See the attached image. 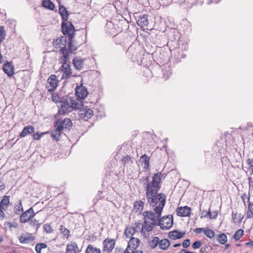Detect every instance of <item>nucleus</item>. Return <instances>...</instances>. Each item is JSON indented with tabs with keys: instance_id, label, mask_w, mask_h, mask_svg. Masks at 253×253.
Listing matches in <instances>:
<instances>
[{
	"instance_id": "58836bf2",
	"label": "nucleus",
	"mask_w": 253,
	"mask_h": 253,
	"mask_svg": "<svg viewBox=\"0 0 253 253\" xmlns=\"http://www.w3.org/2000/svg\"><path fill=\"white\" fill-rule=\"evenodd\" d=\"M85 253H100V250L92 245H89L86 249Z\"/></svg>"
},
{
	"instance_id": "a19ab883",
	"label": "nucleus",
	"mask_w": 253,
	"mask_h": 253,
	"mask_svg": "<svg viewBox=\"0 0 253 253\" xmlns=\"http://www.w3.org/2000/svg\"><path fill=\"white\" fill-rule=\"evenodd\" d=\"M160 242L159 238L158 237H154L153 239L149 242V245L152 249H154L156 248Z\"/></svg>"
},
{
	"instance_id": "f3484780",
	"label": "nucleus",
	"mask_w": 253,
	"mask_h": 253,
	"mask_svg": "<svg viewBox=\"0 0 253 253\" xmlns=\"http://www.w3.org/2000/svg\"><path fill=\"white\" fill-rule=\"evenodd\" d=\"M75 94L78 97L84 99L87 96L88 91L85 86L81 85L76 87Z\"/></svg>"
},
{
	"instance_id": "e433bc0d",
	"label": "nucleus",
	"mask_w": 253,
	"mask_h": 253,
	"mask_svg": "<svg viewBox=\"0 0 253 253\" xmlns=\"http://www.w3.org/2000/svg\"><path fill=\"white\" fill-rule=\"evenodd\" d=\"M249 202L248 210L247 213V218H250L253 217V203L250 202V198L248 197Z\"/></svg>"
},
{
	"instance_id": "6ab92c4d",
	"label": "nucleus",
	"mask_w": 253,
	"mask_h": 253,
	"mask_svg": "<svg viewBox=\"0 0 253 253\" xmlns=\"http://www.w3.org/2000/svg\"><path fill=\"white\" fill-rule=\"evenodd\" d=\"M35 237L29 233L22 234L19 237V240L22 244H29L34 241Z\"/></svg>"
},
{
	"instance_id": "412c9836",
	"label": "nucleus",
	"mask_w": 253,
	"mask_h": 253,
	"mask_svg": "<svg viewBox=\"0 0 253 253\" xmlns=\"http://www.w3.org/2000/svg\"><path fill=\"white\" fill-rule=\"evenodd\" d=\"M84 59L81 58V57L76 56L73 58L72 61V64L74 67L79 71L81 70L83 68L84 62Z\"/></svg>"
},
{
	"instance_id": "c9c22d12",
	"label": "nucleus",
	"mask_w": 253,
	"mask_h": 253,
	"mask_svg": "<svg viewBox=\"0 0 253 253\" xmlns=\"http://www.w3.org/2000/svg\"><path fill=\"white\" fill-rule=\"evenodd\" d=\"M216 240L221 244L224 245L227 241V236L224 233H220L216 237Z\"/></svg>"
},
{
	"instance_id": "603ef678",
	"label": "nucleus",
	"mask_w": 253,
	"mask_h": 253,
	"mask_svg": "<svg viewBox=\"0 0 253 253\" xmlns=\"http://www.w3.org/2000/svg\"><path fill=\"white\" fill-rule=\"evenodd\" d=\"M84 104L81 102H76L75 103H72V105H71V109H81L83 108Z\"/></svg>"
},
{
	"instance_id": "c756f323",
	"label": "nucleus",
	"mask_w": 253,
	"mask_h": 253,
	"mask_svg": "<svg viewBox=\"0 0 253 253\" xmlns=\"http://www.w3.org/2000/svg\"><path fill=\"white\" fill-rule=\"evenodd\" d=\"M144 205V204L142 201H136L134 203L133 209L135 210L136 212H139V213H141L143 211Z\"/></svg>"
},
{
	"instance_id": "9d476101",
	"label": "nucleus",
	"mask_w": 253,
	"mask_h": 253,
	"mask_svg": "<svg viewBox=\"0 0 253 253\" xmlns=\"http://www.w3.org/2000/svg\"><path fill=\"white\" fill-rule=\"evenodd\" d=\"M61 63L62 65L59 68V70L63 73L61 79H68L71 77L72 74L71 66L67 62L65 63V64H64V62Z\"/></svg>"
},
{
	"instance_id": "a18cd8bd",
	"label": "nucleus",
	"mask_w": 253,
	"mask_h": 253,
	"mask_svg": "<svg viewBox=\"0 0 253 253\" xmlns=\"http://www.w3.org/2000/svg\"><path fill=\"white\" fill-rule=\"evenodd\" d=\"M243 235L244 230L243 229H240L236 231L233 236V238L235 241H238L243 236Z\"/></svg>"
},
{
	"instance_id": "f03ea898",
	"label": "nucleus",
	"mask_w": 253,
	"mask_h": 253,
	"mask_svg": "<svg viewBox=\"0 0 253 253\" xmlns=\"http://www.w3.org/2000/svg\"><path fill=\"white\" fill-rule=\"evenodd\" d=\"M169 41L167 45L169 49H174L182 42H187L184 40V37H182L179 30L175 28H170L168 31Z\"/></svg>"
},
{
	"instance_id": "423d86ee",
	"label": "nucleus",
	"mask_w": 253,
	"mask_h": 253,
	"mask_svg": "<svg viewBox=\"0 0 253 253\" xmlns=\"http://www.w3.org/2000/svg\"><path fill=\"white\" fill-rule=\"evenodd\" d=\"M118 27L117 25H115L112 22L108 21L105 26L106 33L110 37L115 36L119 32L121 31V30L118 29Z\"/></svg>"
},
{
	"instance_id": "bb28decb",
	"label": "nucleus",
	"mask_w": 253,
	"mask_h": 253,
	"mask_svg": "<svg viewBox=\"0 0 253 253\" xmlns=\"http://www.w3.org/2000/svg\"><path fill=\"white\" fill-rule=\"evenodd\" d=\"M79 251L78 245L75 242L67 246L66 253H77Z\"/></svg>"
},
{
	"instance_id": "09e8293b",
	"label": "nucleus",
	"mask_w": 253,
	"mask_h": 253,
	"mask_svg": "<svg viewBox=\"0 0 253 253\" xmlns=\"http://www.w3.org/2000/svg\"><path fill=\"white\" fill-rule=\"evenodd\" d=\"M135 232V228L132 227L130 228H126L125 231V235L127 238H129V235H133Z\"/></svg>"
},
{
	"instance_id": "3c124183",
	"label": "nucleus",
	"mask_w": 253,
	"mask_h": 253,
	"mask_svg": "<svg viewBox=\"0 0 253 253\" xmlns=\"http://www.w3.org/2000/svg\"><path fill=\"white\" fill-rule=\"evenodd\" d=\"M6 36V32L3 26H0V43L3 41Z\"/></svg>"
},
{
	"instance_id": "473e14b6",
	"label": "nucleus",
	"mask_w": 253,
	"mask_h": 253,
	"mask_svg": "<svg viewBox=\"0 0 253 253\" xmlns=\"http://www.w3.org/2000/svg\"><path fill=\"white\" fill-rule=\"evenodd\" d=\"M232 217L233 222L240 223L242 221L244 216L240 213L238 214L237 212H235L233 211L232 212Z\"/></svg>"
},
{
	"instance_id": "aec40b11",
	"label": "nucleus",
	"mask_w": 253,
	"mask_h": 253,
	"mask_svg": "<svg viewBox=\"0 0 253 253\" xmlns=\"http://www.w3.org/2000/svg\"><path fill=\"white\" fill-rule=\"evenodd\" d=\"M93 115V111L91 109H83L80 110L79 116L81 118L87 121Z\"/></svg>"
},
{
	"instance_id": "ddd939ff",
	"label": "nucleus",
	"mask_w": 253,
	"mask_h": 253,
	"mask_svg": "<svg viewBox=\"0 0 253 253\" xmlns=\"http://www.w3.org/2000/svg\"><path fill=\"white\" fill-rule=\"evenodd\" d=\"M54 123L56 126L60 125L62 127V130L64 128L70 130L73 125L72 121L69 118H65L64 120L58 119Z\"/></svg>"
},
{
	"instance_id": "13d9d810",
	"label": "nucleus",
	"mask_w": 253,
	"mask_h": 253,
	"mask_svg": "<svg viewBox=\"0 0 253 253\" xmlns=\"http://www.w3.org/2000/svg\"><path fill=\"white\" fill-rule=\"evenodd\" d=\"M246 162L249 166V168L247 169L248 170L250 169L253 173V159L249 158L247 160Z\"/></svg>"
},
{
	"instance_id": "9b49d317",
	"label": "nucleus",
	"mask_w": 253,
	"mask_h": 253,
	"mask_svg": "<svg viewBox=\"0 0 253 253\" xmlns=\"http://www.w3.org/2000/svg\"><path fill=\"white\" fill-rule=\"evenodd\" d=\"M188 45L187 42H182L181 44L178 45V46L175 47L174 49H169L171 54L174 55L177 60H180L181 51L185 50L187 49Z\"/></svg>"
},
{
	"instance_id": "20e7f679",
	"label": "nucleus",
	"mask_w": 253,
	"mask_h": 253,
	"mask_svg": "<svg viewBox=\"0 0 253 253\" xmlns=\"http://www.w3.org/2000/svg\"><path fill=\"white\" fill-rule=\"evenodd\" d=\"M62 32L63 34L69 38L73 34V37H75L76 31L74 26L71 22L62 21L61 23Z\"/></svg>"
},
{
	"instance_id": "680f3d73",
	"label": "nucleus",
	"mask_w": 253,
	"mask_h": 253,
	"mask_svg": "<svg viewBox=\"0 0 253 253\" xmlns=\"http://www.w3.org/2000/svg\"><path fill=\"white\" fill-rule=\"evenodd\" d=\"M52 101L55 103L59 102L60 100H62V98L58 94H52Z\"/></svg>"
},
{
	"instance_id": "39448f33",
	"label": "nucleus",
	"mask_w": 253,
	"mask_h": 253,
	"mask_svg": "<svg viewBox=\"0 0 253 253\" xmlns=\"http://www.w3.org/2000/svg\"><path fill=\"white\" fill-rule=\"evenodd\" d=\"M80 38L82 39V41L75 40L74 39V37H73V34L71 35L70 38H69L68 48L71 53H76L78 48L84 43V41L83 40V36H80L79 38Z\"/></svg>"
},
{
	"instance_id": "774afa93",
	"label": "nucleus",
	"mask_w": 253,
	"mask_h": 253,
	"mask_svg": "<svg viewBox=\"0 0 253 253\" xmlns=\"http://www.w3.org/2000/svg\"><path fill=\"white\" fill-rule=\"evenodd\" d=\"M204 229L203 228H196L194 229V232L196 234H200L202 231L204 232Z\"/></svg>"
},
{
	"instance_id": "dca6fc26",
	"label": "nucleus",
	"mask_w": 253,
	"mask_h": 253,
	"mask_svg": "<svg viewBox=\"0 0 253 253\" xmlns=\"http://www.w3.org/2000/svg\"><path fill=\"white\" fill-rule=\"evenodd\" d=\"M176 211L178 216L181 217L189 216L191 212V209L185 206L177 208Z\"/></svg>"
},
{
	"instance_id": "1a4fd4ad",
	"label": "nucleus",
	"mask_w": 253,
	"mask_h": 253,
	"mask_svg": "<svg viewBox=\"0 0 253 253\" xmlns=\"http://www.w3.org/2000/svg\"><path fill=\"white\" fill-rule=\"evenodd\" d=\"M59 103L60 107L58 110V114L59 115H65L71 112V107L70 103L67 100L64 99V97H62V100H60Z\"/></svg>"
},
{
	"instance_id": "c03bdc74",
	"label": "nucleus",
	"mask_w": 253,
	"mask_h": 253,
	"mask_svg": "<svg viewBox=\"0 0 253 253\" xmlns=\"http://www.w3.org/2000/svg\"><path fill=\"white\" fill-rule=\"evenodd\" d=\"M143 215L144 217V219H150L151 220H153L154 219V217L156 216L154 215V213L151 211H146L143 212Z\"/></svg>"
},
{
	"instance_id": "5701e85b",
	"label": "nucleus",
	"mask_w": 253,
	"mask_h": 253,
	"mask_svg": "<svg viewBox=\"0 0 253 253\" xmlns=\"http://www.w3.org/2000/svg\"><path fill=\"white\" fill-rule=\"evenodd\" d=\"M48 83L50 85V88H48V91L51 92L54 91L57 86L58 81L56 76L54 75H51L47 80Z\"/></svg>"
},
{
	"instance_id": "c85d7f7f",
	"label": "nucleus",
	"mask_w": 253,
	"mask_h": 253,
	"mask_svg": "<svg viewBox=\"0 0 253 253\" xmlns=\"http://www.w3.org/2000/svg\"><path fill=\"white\" fill-rule=\"evenodd\" d=\"M60 52L63 54V59L61 62H67L69 59V52L66 46L60 47Z\"/></svg>"
},
{
	"instance_id": "2f4dec72",
	"label": "nucleus",
	"mask_w": 253,
	"mask_h": 253,
	"mask_svg": "<svg viewBox=\"0 0 253 253\" xmlns=\"http://www.w3.org/2000/svg\"><path fill=\"white\" fill-rule=\"evenodd\" d=\"M140 162L144 164V169H147L149 168L150 164V158L146 154L143 155L140 157Z\"/></svg>"
},
{
	"instance_id": "cd10ccee",
	"label": "nucleus",
	"mask_w": 253,
	"mask_h": 253,
	"mask_svg": "<svg viewBox=\"0 0 253 253\" xmlns=\"http://www.w3.org/2000/svg\"><path fill=\"white\" fill-rule=\"evenodd\" d=\"M170 241L168 239H163L160 240L159 248L163 250H166L170 245Z\"/></svg>"
},
{
	"instance_id": "338daca9",
	"label": "nucleus",
	"mask_w": 253,
	"mask_h": 253,
	"mask_svg": "<svg viewBox=\"0 0 253 253\" xmlns=\"http://www.w3.org/2000/svg\"><path fill=\"white\" fill-rule=\"evenodd\" d=\"M44 134V133H43V132L41 133V134H40L39 132H37V133H35L33 135L34 139L39 140L41 138L42 136Z\"/></svg>"
},
{
	"instance_id": "864d4df0",
	"label": "nucleus",
	"mask_w": 253,
	"mask_h": 253,
	"mask_svg": "<svg viewBox=\"0 0 253 253\" xmlns=\"http://www.w3.org/2000/svg\"><path fill=\"white\" fill-rule=\"evenodd\" d=\"M142 227H144L148 232L151 231L153 229V226L151 224V223H149L146 220L144 221Z\"/></svg>"
},
{
	"instance_id": "6e6d98bb",
	"label": "nucleus",
	"mask_w": 253,
	"mask_h": 253,
	"mask_svg": "<svg viewBox=\"0 0 253 253\" xmlns=\"http://www.w3.org/2000/svg\"><path fill=\"white\" fill-rule=\"evenodd\" d=\"M208 216L210 218H211V212L210 210H209L208 211H207L206 210H203L201 212V218H204Z\"/></svg>"
},
{
	"instance_id": "f8f14e48",
	"label": "nucleus",
	"mask_w": 253,
	"mask_h": 253,
	"mask_svg": "<svg viewBox=\"0 0 253 253\" xmlns=\"http://www.w3.org/2000/svg\"><path fill=\"white\" fill-rule=\"evenodd\" d=\"M135 18L137 24L139 26L142 28L146 29L147 30L148 29V25L149 22L147 15L140 14L136 16Z\"/></svg>"
},
{
	"instance_id": "2eb2a0df",
	"label": "nucleus",
	"mask_w": 253,
	"mask_h": 253,
	"mask_svg": "<svg viewBox=\"0 0 253 253\" xmlns=\"http://www.w3.org/2000/svg\"><path fill=\"white\" fill-rule=\"evenodd\" d=\"M103 250L110 253L113 250L115 245V240L114 239L106 238L103 242Z\"/></svg>"
},
{
	"instance_id": "72a5a7b5",
	"label": "nucleus",
	"mask_w": 253,
	"mask_h": 253,
	"mask_svg": "<svg viewBox=\"0 0 253 253\" xmlns=\"http://www.w3.org/2000/svg\"><path fill=\"white\" fill-rule=\"evenodd\" d=\"M59 230L62 234L63 238L68 239L71 236L70 230L66 228L64 225H60Z\"/></svg>"
},
{
	"instance_id": "ea45409f",
	"label": "nucleus",
	"mask_w": 253,
	"mask_h": 253,
	"mask_svg": "<svg viewBox=\"0 0 253 253\" xmlns=\"http://www.w3.org/2000/svg\"><path fill=\"white\" fill-rule=\"evenodd\" d=\"M162 72L165 79H168L172 74L171 69L169 66L164 67L162 69Z\"/></svg>"
},
{
	"instance_id": "a878e982",
	"label": "nucleus",
	"mask_w": 253,
	"mask_h": 253,
	"mask_svg": "<svg viewBox=\"0 0 253 253\" xmlns=\"http://www.w3.org/2000/svg\"><path fill=\"white\" fill-rule=\"evenodd\" d=\"M59 12L62 18V21H67L68 19L69 13L63 5H60Z\"/></svg>"
},
{
	"instance_id": "e2e57ef3",
	"label": "nucleus",
	"mask_w": 253,
	"mask_h": 253,
	"mask_svg": "<svg viewBox=\"0 0 253 253\" xmlns=\"http://www.w3.org/2000/svg\"><path fill=\"white\" fill-rule=\"evenodd\" d=\"M64 97V99L65 100H67L68 101V102L70 103V105H72V103H75L76 102L73 97L69 96L68 95L65 96Z\"/></svg>"
},
{
	"instance_id": "4d7b16f0",
	"label": "nucleus",
	"mask_w": 253,
	"mask_h": 253,
	"mask_svg": "<svg viewBox=\"0 0 253 253\" xmlns=\"http://www.w3.org/2000/svg\"><path fill=\"white\" fill-rule=\"evenodd\" d=\"M43 230L44 232L47 233H50L53 231L52 228L50 225L48 224H45L43 226Z\"/></svg>"
},
{
	"instance_id": "f257e3e1",
	"label": "nucleus",
	"mask_w": 253,
	"mask_h": 253,
	"mask_svg": "<svg viewBox=\"0 0 253 253\" xmlns=\"http://www.w3.org/2000/svg\"><path fill=\"white\" fill-rule=\"evenodd\" d=\"M165 173L158 172L154 174L152 180L149 181V177L143 176L140 182L143 183L145 190L147 204L153 208L157 217L162 214L166 203V195L164 193H158L161 187L162 179Z\"/></svg>"
},
{
	"instance_id": "393cba45",
	"label": "nucleus",
	"mask_w": 253,
	"mask_h": 253,
	"mask_svg": "<svg viewBox=\"0 0 253 253\" xmlns=\"http://www.w3.org/2000/svg\"><path fill=\"white\" fill-rule=\"evenodd\" d=\"M35 128L32 126H28L25 127L22 132L20 133L19 137L20 138L24 137L28 134H30L34 133Z\"/></svg>"
},
{
	"instance_id": "0eeeda50",
	"label": "nucleus",
	"mask_w": 253,
	"mask_h": 253,
	"mask_svg": "<svg viewBox=\"0 0 253 253\" xmlns=\"http://www.w3.org/2000/svg\"><path fill=\"white\" fill-rule=\"evenodd\" d=\"M38 211L35 213L32 207L23 212L19 217V221L21 223H25L28 222L34 217Z\"/></svg>"
},
{
	"instance_id": "7c9ffc66",
	"label": "nucleus",
	"mask_w": 253,
	"mask_h": 253,
	"mask_svg": "<svg viewBox=\"0 0 253 253\" xmlns=\"http://www.w3.org/2000/svg\"><path fill=\"white\" fill-rule=\"evenodd\" d=\"M42 6L46 9L53 10L55 8L54 4L50 0H42Z\"/></svg>"
},
{
	"instance_id": "0e129e2a",
	"label": "nucleus",
	"mask_w": 253,
	"mask_h": 253,
	"mask_svg": "<svg viewBox=\"0 0 253 253\" xmlns=\"http://www.w3.org/2000/svg\"><path fill=\"white\" fill-rule=\"evenodd\" d=\"M210 247V250H211L212 249L211 247H209V246L207 245L204 247H202L200 250V253H208L207 250Z\"/></svg>"
},
{
	"instance_id": "79ce46f5",
	"label": "nucleus",
	"mask_w": 253,
	"mask_h": 253,
	"mask_svg": "<svg viewBox=\"0 0 253 253\" xmlns=\"http://www.w3.org/2000/svg\"><path fill=\"white\" fill-rule=\"evenodd\" d=\"M154 213H155L154 212ZM156 214V216L154 217V219L153 220H151L152 221V222H151V224L152 226H160V228L161 229V226L162 225V222H161V218H160L161 215L160 216H157V214L155 213Z\"/></svg>"
},
{
	"instance_id": "6e6552de",
	"label": "nucleus",
	"mask_w": 253,
	"mask_h": 253,
	"mask_svg": "<svg viewBox=\"0 0 253 253\" xmlns=\"http://www.w3.org/2000/svg\"><path fill=\"white\" fill-rule=\"evenodd\" d=\"M162 230H168L172 227L173 224V216L171 214L165 215L161 217Z\"/></svg>"
},
{
	"instance_id": "de8ad7c7",
	"label": "nucleus",
	"mask_w": 253,
	"mask_h": 253,
	"mask_svg": "<svg viewBox=\"0 0 253 253\" xmlns=\"http://www.w3.org/2000/svg\"><path fill=\"white\" fill-rule=\"evenodd\" d=\"M204 233L207 237L210 239L212 238L214 236V232L210 229H205Z\"/></svg>"
},
{
	"instance_id": "4468645a",
	"label": "nucleus",
	"mask_w": 253,
	"mask_h": 253,
	"mask_svg": "<svg viewBox=\"0 0 253 253\" xmlns=\"http://www.w3.org/2000/svg\"><path fill=\"white\" fill-rule=\"evenodd\" d=\"M14 66L12 62L6 61L3 65L2 70L8 77H11L14 73Z\"/></svg>"
},
{
	"instance_id": "4c0bfd02",
	"label": "nucleus",
	"mask_w": 253,
	"mask_h": 253,
	"mask_svg": "<svg viewBox=\"0 0 253 253\" xmlns=\"http://www.w3.org/2000/svg\"><path fill=\"white\" fill-rule=\"evenodd\" d=\"M67 36L64 35V36H61L59 39L56 40V44L59 45L60 47L62 46H66L67 44Z\"/></svg>"
},
{
	"instance_id": "4be33fe9",
	"label": "nucleus",
	"mask_w": 253,
	"mask_h": 253,
	"mask_svg": "<svg viewBox=\"0 0 253 253\" xmlns=\"http://www.w3.org/2000/svg\"><path fill=\"white\" fill-rule=\"evenodd\" d=\"M140 241L138 238L131 237L127 243V249L135 250L139 247Z\"/></svg>"
},
{
	"instance_id": "a211bd4d",
	"label": "nucleus",
	"mask_w": 253,
	"mask_h": 253,
	"mask_svg": "<svg viewBox=\"0 0 253 253\" xmlns=\"http://www.w3.org/2000/svg\"><path fill=\"white\" fill-rule=\"evenodd\" d=\"M54 129L52 130L51 132V136L52 138L55 140L56 141H58L61 138V131L62 130V127L60 125L56 126V124L54 123Z\"/></svg>"
},
{
	"instance_id": "49530a36",
	"label": "nucleus",
	"mask_w": 253,
	"mask_h": 253,
	"mask_svg": "<svg viewBox=\"0 0 253 253\" xmlns=\"http://www.w3.org/2000/svg\"><path fill=\"white\" fill-rule=\"evenodd\" d=\"M47 247L45 243H38L36 245L35 250L37 253H41L42 249H45Z\"/></svg>"
},
{
	"instance_id": "b1692460",
	"label": "nucleus",
	"mask_w": 253,
	"mask_h": 253,
	"mask_svg": "<svg viewBox=\"0 0 253 253\" xmlns=\"http://www.w3.org/2000/svg\"><path fill=\"white\" fill-rule=\"evenodd\" d=\"M185 233L181 232L178 230H174L169 233L168 237L173 240L179 239L182 238Z\"/></svg>"
},
{
	"instance_id": "8fccbe9b",
	"label": "nucleus",
	"mask_w": 253,
	"mask_h": 253,
	"mask_svg": "<svg viewBox=\"0 0 253 253\" xmlns=\"http://www.w3.org/2000/svg\"><path fill=\"white\" fill-rule=\"evenodd\" d=\"M223 140L222 137L220 138V140L215 142V146L218 149L219 153H221L222 149L223 148Z\"/></svg>"
},
{
	"instance_id": "69168bd1",
	"label": "nucleus",
	"mask_w": 253,
	"mask_h": 253,
	"mask_svg": "<svg viewBox=\"0 0 253 253\" xmlns=\"http://www.w3.org/2000/svg\"><path fill=\"white\" fill-rule=\"evenodd\" d=\"M190 245V240L187 239L185 240L182 243V246L183 248H186L189 247Z\"/></svg>"
},
{
	"instance_id": "7ed1b4c3",
	"label": "nucleus",
	"mask_w": 253,
	"mask_h": 253,
	"mask_svg": "<svg viewBox=\"0 0 253 253\" xmlns=\"http://www.w3.org/2000/svg\"><path fill=\"white\" fill-rule=\"evenodd\" d=\"M152 57L156 63L160 66H164L169 61V53L165 49H157L153 54Z\"/></svg>"
},
{
	"instance_id": "bf43d9fd",
	"label": "nucleus",
	"mask_w": 253,
	"mask_h": 253,
	"mask_svg": "<svg viewBox=\"0 0 253 253\" xmlns=\"http://www.w3.org/2000/svg\"><path fill=\"white\" fill-rule=\"evenodd\" d=\"M202 244V243L201 241L197 240V241H195L193 243L192 247L193 249H198L201 247Z\"/></svg>"
},
{
	"instance_id": "052dcab7",
	"label": "nucleus",
	"mask_w": 253,
	"mask_h": 253,
	"mask_svg": "<svg viewBox=\"0 0 253 253\" xmlns=\"http://www.w3.org/2000/svg\"><path fill=\"white\" fill-rule=\"evenodd\" d=\"M129 161H131V163H133V161L131 159V157L127 155L124 156L122 159V163L124 165H125L126 163H128V162Z\"/></svg>"
},
{
	"instance_id": "5fc2aeb1",
	"label": "nucleus",
	"mask_w": 253,
	"mask_h": 253,
	"mask_svg": "<svg viewBox=\"0 0 253 253\" xmlns=\"http://www.w3.org/2000/svg\"><path fill=\"white\" fill-rule=\"evenodd\" d=\"M114 38V41L117 44H121L124 42V38L120 35H117L115 36H113Z\"/></svg>"
},
{
	"instance_id": "37998d69",
	"label": "nucleus",
	"mask_w": 253,
	"mask_h": 253,
	"mask_svg": "<svg viewBox=\"0 0 253 253\" xmlns=\"http://www.w3.org/2000/svg\"><path fill=\"white\" fill-rule=\"evenodd\" d=\"M14 211L16 214H19L20 211H23L21 200H19L17 204H15Z\"/></svg>"
},
{
	"instance_id": "f704fd0d",
	"label": "nucleus",
	"mask_w": 253,
	"mask_h": 253,
	"mask_svg": "<svg viewBox=\"0 0 253 253\" xmlns=\"http://www.w3.org/2000/svg\"><path fill=\"white\" fill-rule=\"evenodd\" d=\"M9 198L10 197L9 196H4L3 197L2 200L0 202V208L5 210L4 207L6 206L7 208L8 207L9 204Z\"/></svg>"
}]
</instances>
